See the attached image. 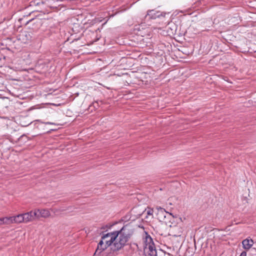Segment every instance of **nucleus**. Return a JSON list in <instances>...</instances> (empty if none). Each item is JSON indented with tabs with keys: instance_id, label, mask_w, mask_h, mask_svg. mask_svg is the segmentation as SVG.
Here are the masks:
<instances>
[{
	"instance_id": "nucleus-1",
	"label": "nucleus",
	"mask_w": 256,
	"mask_h": 256,
	"mask_svg": "<svg viewBox=\"0 0 256 256\" xmlns=\"http://www.w3.org/2000/svg\"><path fill=\"white\" fill-rule=\"evenodd\" d=\"M127 227V225L124 226L118 230L103 234L102 239L110 238V240H106L104 246L98 244L94 255H99L110 246V249L112 252H117L123 248L132 236V232L126 231Z\"/></svg>"
},
{
	"instance_id": "nucleus-2",
	"label": "nucleus",
	"mask_w": 256,
	"mask_h": 256,
	"mask_svg": "<svg viewBox=\"0 0 256 256\" xmlns=\"http://www.w3.org/2000/svg\"><path fill=\"white\" fill-rule=\"evenodd\" d=\"M30 15V14L29 15L24 16L22 18H20L18 20L22 24L25 26L32 24V27L29 26L30 28H32L33 30H37L42 26V20L38 18L28 19V17Z\"/></svg>"
},
{
	"instance_id": "nucleus-3",
	"label": "nucleus",
	"mask_w": 256,
	"mask_h": 256,
	"mask_svg": "<svg viewBox=\"0 0 256 256\" xmlns=\"http://www.w3.org/2000/svg\"><path fill=\"white\" fill-rule=\"evenodd\" d=\"M146 246L144 252L146 256H158V252L151 236L146 232Z\"/></svg>"
},
{
	"instance_id": "nucleus-4",
	"label": "nucleus",
	"mask_w": 256,
	"mask_h": 256,
	"mask_svg": "<svg viewBox=\"0 0 256 256\" xmlns=\"http://www.w3.org/2000/svg\"><path fill=\"white\" fill-rule=\"evenodd\" d=\"M166 14L165 12H160L154 10H148L144 17V20L146 21H148L156 18H164Z\"/></svg>"
},
{
	"instance_id": "nucleus-5",
	"label": "nucleus",
	"mask_w": 256,
	"mask_h": 256,
	"mask_svg": "<svg viewBox=\"0 0 256 256\" xmlns=\"http://www.w3.org/2000/svg\"><path fill=\"white\" fill-rule=\"evenodd\" d=\"M158 213L156 214L157 218L160 220V222H164V223H166V216H170V214L166 212L165 210L163 208L160 207L158 208Z\"/></svg>"
},
{
	"instance_id": "nucleus-6",
	"label": "nucleus",
	"mask_w": 256,
	"mask_h": 256,
	"mask_svg": "<svg viewBox=\"0 0 256 256\" xmlns=\"http://www.w3.org/2000/svg\"><path fill=\"white\" fill-rule=\"evenodd\" d=\"M32 32H30L24 31L19 34L18 40H20L23 43H28L32 38Z\"/></svg>"
},
{
	"instance_id": "nucleus-7",
	"label": "nucleus",
	"mask_w": 256,
	"mask_h": 256,
	"mask_svg": "<svg viewBox=\"0 0 256 256\" xmlns=\"http://www.w3.org/2000/svg\"><path fill=\"white\" fill-rule=\"evenodd\" d=\"M22 214L24 219V222H28L36 218V213L35 210Z\"/></svg>"
},
{
	"instance_id": "nucleus-8",
	"label": "nucleus",
	"mask_w": 256,
	"mask_h": 256,
	"mask_svg": "<svg viewBox=\"0 0 256 256\" xmlns=\"http://www.w3.org/2000/svg\"><path fill=\"white\" fill-rule=\"evenodd\" d=\"M165 24H167L166 26V28H167L168 32V35H174L176 33V26L174 24L170 23L168 21H167L164 23Z\"/></svg>"
},
{
	"instance_id": "nucleus-9",
	"label": "nucleus",
	"mask_w": 256,
	"mask_h": 256,
	"mask_svg": "<svg viewBox=\"0 0 256 256\" xmlns=\"http://www.w3.org/2000/svg\"><path fill=\"white\" fill-rule=\"evenodd\" d=\"M36 212V218H39L40 217L42 218H47L48 217L50 214V212L47 210H35Z\"/></svg>"
},
{
	"instance_id": "nucleus-10",
	"label": "nucleus",
	"mask_w": 256,
	"mask_h": 256,
	"mask_svg": "<svg viewBox=\"0 0 256 256\" xmlns=\"http://www.w3.org/2000/svg\"><path fill=\"white\" fill-rule=\"evenodd\" d=\"M254 244V240L252 239L246 238L242 241V247L246 250H250Z\"/></svg>"
},
{
	"instance_id": "nucleus-11",
	"label": "nucleus",
	"mask_w": 256,
	"mask_h": 256,
	"mask_svg": "<svg viewBox=\"0 0 256 256\" xmlns=\"http://www.w3.org/2000/svg\"><path fill=\"white\" fill-rule=\"evenodd\" d=\"M10 219L12 223L13 222L16 223H20L22 222H24V219L22 214H18L15 216H10Z\"/></svg>"
},
{
	"instance_id": "nucleus-12",
	"label": "nucleus",
	"mask_w": 256,
	"mask_h": 256,
	"mask_svg": "<svg viewBox=\"0 0 256 256\" xmlns=\"http://www.w3.org/2000/svg\"><path fill=\"white\" fill-rule=\"evenodd\" d=\"M12 224L10 217H4L0 218V225L2 224Z\"/></svg>"
},
{
	"instance_id": "nucleus-13",
	"label": "nucleus",
	"mask_w": 256,
	"mask_h": 256,
	"mask_svg": "<svg viewBox=\"0 0 256 256\" xmlns=\"http://www.w3.org/2000/svg\"><path fill=\"white\" fill-rule=\"evenodd\" d=\"M30 6H39V5H40V4H44V2L42 0H34V1H33V2H30Z\"/></svg>"
},
{
	"instance_id": "nucleus-14",
	"label": "nucleus",
	"mask_w": 256,
	"mask_h": 256,
	"mask_svg": "<svg viewBox=\"0 0 256 256\" xmlns=\"http://www.w3.org/2000/svg\"><path fill=\"white\" fill-rule=\"evenodd\" d=\"M93 106L94 109H97L99 107V104L98 101H95L92 102V104L90 106L89 108Z\"/></svg>"
},
{
	"instance_id": "nucleus-15",
	"label": "nucleus",
	"mask_w": 256,
	"mask_h": 256,
	"mask_svg": "<svg viewBox=\"0 0 256 256\" xmlns=\"http://www.w3.org/2000/svg\"><path fill=\"white\" fill-rule=\"evenodd\" d=\"M106 239H101V240L100 241L99 243L98 244H99V246H104V240L106 242Z\"/></svg>"
},
{
	"instance_id": "nucleus-16",
	"label": "nucleus",
	"mask_w": 256,
	"mask_h": 256,
	"mask_svg": "<svg viewBox=\"0 0 256 256\" xmlns=\"http://www.w3.org/2000/svg\"><path fill=\"white\" fill-rule=\"evenodd\" d=\"M152 212H153L152 210H148L147 212V214L148 215H152Z\"/></svg>"
},
{
	"instance_id": "nucleus-17",
	"label": "nucleus",
	"mask_w": 256,
	"mask_h": 256,
	"mask_svg": "<svg viewBox=\"0 0 256 256\" xmlns=\"http://www.w3.org/2000/svg\"><path fill=\"white\" fill-rule=\"evenodd\" d=\"M240 256H246V251L242 252Z\"/></svg>"
},
{
	"instance_id": "nucleus-18",
	"label": "nucleus",
	"mask_w": 256,
	"mask_h": 256,
	"mask_svg": "<svg viewBox=\"0 0 256 256\" xmlns=\"http://www.w3.org/2000/svg\"><path fill=\"white\" fill-rule=\"evenodd\" d=\"M44 124H54V123L50 122H45Z\"/></svg>"
},
{
	"instance_id": "nucleus-19",
	"label": "nucleus",
	"mask_w": 256,
	"mask_h": 256,
	"mask_svg": "<svg viewBox=\"0 0 256 256\" xmlns=\"http://www.w3.org/2000/svg\"><path fill=\"white\" fill-rule=\"evenodd\" d=\"M108 227L107 226H103L101 228V229H102V230H104L106 228Z\"/></svg>"
},
{
	"instance_id": "nucleus-20",
	"label": "nucleus",
	"mask_w": 256,
	"mask_h": 256,
	"mask_svg": "<svg viewBox=\"0 0 256 256\" xmlns=\"http://www.w3.org/2000/svg\"><path fill=\"white\" fill-rule=\"evenodd\" d=\"M159 252H161L162 254L164 253V252L162 250H160V249L159 250Z\"/></svg>"
},
{
	"instance_id": "nucleus-21",
	"label": "nucleus",
	"mask_w": 256,
	"mask_h": 256,
	"mask_svg": "<svg viewBox=\"0 0 256 256\" xmlns=\"http://www.w3.org/2000/svg\"><path fill=\"white\" fill-rule=\"evenodd\" d=\"M252 250H254V252H256V248H253Z\"/></svg>"
},
{
	"instance_id": "nucleus-22",
	"label": "nucleus",
	"mask_w": 256,
	"mask_h": 256,
	"mask_svg": "<svg viewBox=\"0 0 256 256\" xmlns=\"http://www.w3.org/2000/svg\"><path fill=\"white\" fill-rule=\"evenodd\" d=\"M159 234H160L161 236H162V235H163V234H162V233H160V232H159Z\"/></svg>"
},
{
	"instance_id": "nucleus-23",
	"label": "nucleus",
	"mask_w": 256,
	"mask_h": 256,
	"mask_svg": "<svg viewBox=\"0 0 256 256\" xmlns=\"http://www.w3.org/2000/svg\"><path fill=\"white\" fill-rule=\"evenodd\" d=\"M176 236H180L181 234H178V235H176Z\"/></svg>"
},
{
	"instance_id": "nucleus-24",
	"label": "nucleus",
	"mask_w": 256,
	"mask_h": 256,
	"mask_svg": "<svg viewBox=\"0 0 256 256\" xmlns=\"http://www.w3.org/2000/svg\"><path fill=\"white\" fill-rule=\"evenodd\" d=\"M24 136H20V138H22Z\"/></svg>"
},
{
	"instance_id": "nucleus-25",
	"label": "nucleus",
	"mask_w": 256,
	"mask_h": 256,
	"mask_svg": "<svg viewBox=\"0 0 256 256\" xmlns=\"http://www.w3.org/2000/svg\"><path fill=\"white\" fill-rule=\"evenodd\" d=\"M106 240H109L108 238H106Z\"/></svg>"
}]
</instances>
